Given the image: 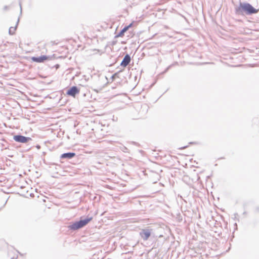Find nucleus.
Here are the masks:
<instances>
[{
	"label": "nucleus",
	"instance_id": "1",
	"mask_svg": "<svg viewBox=\"0 0 259 259\" xmlns=\"http://www.w3.org/2000/svg\"><path fill=\"white\" fill-rule=\"evenodd\" d=\"M235 13L238 15L251 16L257 14L259 9L254 8L250 4L246 2H240L238 7L235 9Z\"/></svg>",
	"mask_w": 259,
	"mask_h": 259
},
{
	"label": "nucleus",
	"instance_id": "2",
	"mask_svg": "<svg viewBox=\"0 0 259 259\" xmlns=\"http://www.w3.org/2000/svg\"><path fill=\"white\" fill-rule=\"evenodd\" d=\"M92 219L93 218L92 217L88 216L83 219L82 217H81L80 220L70 223V225L68 226V228L71 231L79 230L86 226Z\"/></svg>",
	"mask_w": 259,
	"mask_h": 259
},
{
	"label": "nucleus",
	"instance_id": "3",
	"mask_svg": "<svg viewBox=\"0 0 259 259\" xmlns=\"http://www.w3.org/2000/svg\"><path fill=\"white\" fill-rule=\"evenodd\" d=\"M13 139L16 142L21 143H27L32 141L31 138L25 137L20 134L14 135L13 136Z\"/></svg>",
	"mask_w": 259,
	"mask_h": 259
},
{
	"label": "nucleus",
	"instance_id": "4",
	"mask_svg": "<svg viewBox=\"0 0 259 259\" xmlns=\"http://www.w3.org/2000/svg\"><path fill=\"white\" fill-rule=\"evenodd\" d=\"M152 230L149 229H142L140 232L141 237L144 240H147L151 235Z\"/></svg>",
	"mask_w": 259,
	"mask_h": 259
},
{
	"label": "nucleus",
	"instance_id": "5",
	"mask_svg": "<svg viewBox=\"0 0 259 259\" xmlns=\"http://www.w3.org/2000/svg\"><path fill=\"white\" fill-rule=\"evenodd\" d=\"M52 57L47 55H41L39 57H32L31 60L37 63H42L47 60L51 59Z\"/></svg>",
	"mask_w": 259,
	"mask_h": 259
},
{
	"label": "nucleus",
	"instance_id": "6",
	"mask_svg": "<svg viewBox=\"0 0 259 259\" xmlns=\"http://www.w3.org/2000/svg\"><path fill=\"white\" fill-rule=\"evenodd\" d=\"M79 89L76 86H72L67 91L66 94L73 97L79 93Z\"/></svg>",
	"mask_w": 259,
	"mask_h": 259
},
{
	"label": "nucleus",
	"instance_id": "7",
	"mask_svg": "<svg viewBox=\"0 0 259 259\" xmlns=\"http://www.w3.org/2000/svg\"><path fill=\"white\" fill-rule=\"evenodd\" d=\"M131 61V58L130 55L128 54H126L120 63V66L123 67H125L130 64Z\"/></svg>",
	"mask_w": 259,
	"mask_h": 259
},
{
	"label": "nucleus",
	"instance_id": "8",
	"mask_svg": "<svg viewBox=\"0 0 259 259\" xmlns=\"http://www.w3.org/2000/svg\"><path fill=\"white\" fill-rule=\"evenodd\" d=\"M75 153L74 152H67L63 153L60 156V159H70L74 157L75 156Z\"/></svg>",
	"mask_w": 259,
	"mask_h": 259
},
{
	"label": "nucleus",
	"instance_id": "9",
	"mask_svg": "<svg viewBox=\"0 0 259 259\" xmlns=\"http://www.w3.org/2000/svg\"><path fill=\"white\" fill-rule=\"evenodd\" d=\"M127 31V27H124L123 28H122L119 33L115 35V37H122L123 36L124 33Z\"/></svg>",
	"mask_w": 259,
	"mask_h": 259
},
{
	"label": "nucleus",
	"instance_id": "10",
	"mask_svg": "<svg viewBox=\"0 0 259 259\" xmlns=\"http://www.w3.org/2000/svg\"><path fill=\"white\" fill-rule=\"evenodd\" d=\"M19 19H18V21H17V25L15 27H11L10 28H9V33L10 35H13L14 33H15V31L16 29V28H17V26L19 23Z\"/></svg>",
	"mask_w": 259,
	"mask_h": 259
},
{
	"label": "nucleus",
	"instance_id": "11",
	"mask_svg": "<svg viewBox=\"0 0 259 259\" xmlns=\"http://www.w3.org/2000/svg\"><path fill=\"white\" fill-rule=\"evenodd\" d=\"M99 80H101V81H102L103 82H105V81H106V82L105 83V84H106L107 83V78L106 76H101V75H99Z\"/></svg>",
	"mask_w": 259,
	"mask_h": 259
},
{
	"label": "nucleus",
	"instance_id": "12",
	"mask_svg": "<svg viewBox=\"0 0 259 259\" xmlns=\"http://www.w3.org/2000/svg\"><path fill=\"white\" fill-rule=\"evenodd\" d=\"M234 219L235 220L239 221V219L238 218V213H234Z\"/></svg>",
	"mask_w": 259,
	"mask_h": 259
},
{
	"label": "nucleus",
	"instance_id": "13",
	"mask_svg": "<svg viewBox=\"0 0 259 259\" xmlns=\"http://www.w3.org/2000/svg\"><path fill=\"white\" fill-rule=\"evenodd\" d=\"M117 73H115L113 75H112V76H111V78H112V80H114L115 77L117 75Z\"/></svg>",
	"mask_w": 259,
	"mask_h": 259
},
{
	"label": "nucleus",
	"instance_id": "14",
	"mask_svg": "<svg viewBox=\"0 0 259 259\" xmlns=\"http://www.w3.org/2000/svg\"><path fill=\"white\" fill-rule=\"evenodd\" d=\"M122 151H123L124 152H127V148L125 147H123V149H122Z\"/></svg>",
	"mask_w": 259,
	"mask_h": 259
},
{
	"label": "nucleus",
	"instance_id": "15",
	"mask_svg": "<svg viewBox=\"0 0 259 259\" xmlns=\"http://www.w3.org/2000/svg\"><path fill=\"white\" fill-rule=\"evenodd\" d=\"M132 26V23L130 24L127 26H125V27H127V30Z\"/></svg>",
	"mask_w": 259,
	"mask_h": 259
},
{
	"label": "nucleus",
	"instance_id": "16",
	"mask_svg": "<svg viewBox=\"0 0 259 259\" xmlns=\"http://www.w3.org/2000/svg\"><path fill=\"white\" fill-rule=\"evenodd\" d=\"M255 211L256 212H259V207L258 206L255 207Z\"/></svg>",
	"mask_w": 259,
	"mask_h": 259
},
{
	"label": "nucleus",
	"instance_id": "17",
	"mask_svg": "<svg viewBox=\"0 0 259 259\" xmlns=\"http://www.w3.org/2000/svg\"><path fill=\"white\" fill-rule=\"evenodd\" d=\"M19 6L20 7V12L21 13L22 12V6H21V3L20 1L19 2Z\"/></svg>",
	"mask_w": 259,
	"mask_h": 259
},
{
	"label": "nucleus",
	"instance_id": "18",
	"mask_svg": "<svg viewBox=\"0 0 259 259\" xmlns=\"http://www.w3.org/2000/svg\"><path fill=\"white\" fill-rule=\"evenodd\" d=\"M170 67V66H168V67L165 69V71H164V72H166V71L169 69V68Z\"/></svg>",
	"mask_w": 259,
	"mask_h": 259
},
{
	"label": "nucleus",
	"instance_id": "19",
	"mask_svg": "<svg viewBox=\"0 0 259 259\" xmlns=\"http://www.w3.org/2000/svg\"><path fill=\"white\" fill-rule=\"evenodd\" d=\"M187 147H188L187 146H184V147H183L182 148H181V149H184L186 148Z\"/></svg>",
	"mask_w": 259,
	"mask_h": 259
},
{
	"label": "nucleus",
	"instance_id": "20",
	"mask_svg": "<svg viewBox=\"0 0 259 259\" xmlns=\"http://www.w3.org/2000/svg\"><path fill=\"white\" fill-rule=\"evenodd\" d=\"M40 146L39 145H38L36 146V148H37V149H39V148H40Z\"/></svg>",
	"mask_w": 259,
	"mask_h": 259
},
{
	"label": "nucleus",
	"instance_id": "21",
	"mask_svg": "<svg viewBox=\"0 0 259 259\" xmlns=\"http://www.w3.org/2000/svg\"><path fill=\"white\" fill-rule=\"evenodd\" d=\"M160 176L157 175V180H159Z\"/></svg>",
	"mask_w": 259,
	"mask_h": 259
},
{
	"label": "nucleus",
	"instance_id": "22",
	"mask_svg": "<svg viewBox=\"0 0 259 259\" xmlns=\"http://www.w3.org/2000/svg\"><path fill=\"white\" fill-rule=\"evenodd\" d=\"M59 67V65H58V64L56 65V67H57V68H58V67Z\"/></svg>",
	"mask_w": 259,
	"mask_h": 259
},
{
	"label": "nucleus",
	"instance_id": "23",
	"mask_svg": "<svg viewBox=\"0 0 259 259\" xmlns=\"http://www.w3.org/2000/svg\"><path fill=\"white\" fill-rule=\"evenodd\" d=\"M7 8V6L5 7V9H6Z\"/></svg>",
	"mask_w": 259,
	"mask_h": 259
}]
</instances>
